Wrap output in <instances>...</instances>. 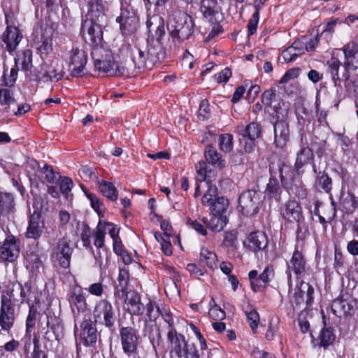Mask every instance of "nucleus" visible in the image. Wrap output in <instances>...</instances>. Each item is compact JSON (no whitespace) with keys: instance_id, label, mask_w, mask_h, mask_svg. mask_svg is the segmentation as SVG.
Masks as SVG:
<instances>
[{"instance_id":"e433bc0d","label":"nucleus","mask_w":358,"mask_h":358,"mask_svg":"<svg viewBox=\"0 0 358 358\" xmlns=\"http://www.w3.org/2000/svg\"><path fill=\"white\" fill-rule=\"evenodd\" d=\"M331 308L332 313L338 317L347 315L350 313V310L349 303L342 299H334Z\"/></svg>"},{"instance_id":"8fccbe9b","label":"nucleus","mask_w":358,"mask_h":358,"mask_svg":"<svg viewBox=\"0 0 358 358\" xmlns=\"http://www.w3.org/2000/svg\"><path fill=\"white\" fill-rule=\"evenodd\" d=\"M218 144L220 149L225 152H229L233 149V136L229 134H224L219 136Z\"/></svg>"},{"instance_id":"ea45409f","label":"nucleus","mask_w":358,"mask_h":358,"mask_svg":"<svg viewBox=\"0 0 358 358\" xmlns=\"http://www.w3.org/2000/svg\"><path fill=\"white\" fill-rule=\"evenodd\" d=\"M20 63L21 69L27 71L32 67V52L30 50H25L22 52L15 59V65Z\"/></svg>"},{"instance_id":"0eeeda50","label":"nucleus","mask_w":358,"mask_h":358,"mask_svg":"<svg viewBox=\"0 0 358 358\" xmlns=\"http://www.w3.org/2000/svg\"><path fill=\"white\" fill-rule=\"evenodd\" d=\"M261 194L255 190H248L243 192L238 199V206L243 213L251 216L259 211L261 203Z\"/></svg>"},{"instance_id":"1a4fd4ad","label":"nucleus","mask_w":358,"mask_h":358,"mask_svg":"<svg viewBox=\"0 0 358 358\" xmlns=\"http://www.w3.org/2000/svg\"><path fill=\"white\" fill-rule=\"evenodd\" d=\"M107 3L103 0H89L88 10L84 22H96L106 20Z\"/></svg>"},{"instance_id":"338daca9","label":"nucleus","mask_w":358,"mask_h":358,"mask_svg":"<svg viewBox=\"0 0 358 358\" xmlns=\"http://www.w3.org/2000/svg\"><path fill=\"white\" fill-rule=\"evenodd\" d=\"M36 309L33 305H29V311L26 321L27 332L31 331V329L35 325V321L36 318Z\"/></svg>"},{"instance_id":"2eb2a0df","label":"nucleus","mask_w":358,"mask_h":358,"mask_svg":"<svg viewBox=\"0 0 358 358\" xmlns=\"http://www.w3.org/2000/svg\"><path fill=\"white\" fill-rule=\"evenodd\" d=\"M34 80L42 82H57L61 80L64 75L62 71L58 72L55 67L43 63L34 71Z\"/></svg>"},{"instance_id":"6e6552de","label":"nucleus","mask_w":358,"mask_h":358,"mask_svg":"<svg viewBox=\"0 0 358 358\" xmlns=\"http://www.w3.org/2000/svg\"><path fill=\"white\" fill-rule=\"evenodd\" d=\"M344 54V74L343 79H350V71L358 69V44L350 42L345 44L343 48Z\"/></svg>"},{"instance_id":"b1692460","label":"nucleus","mask_w":358,"mask_h":358,"mask_svg":"<svg viewBox=\"0 0 358 358\" xmlns=\"http://www.w3.org/2000/svg\"><path fill=\"white\" fill-rule=\"evenodd\" d=\"M275 143L277 147L282 148L289 141V130L288 124L282 120H278L274 124Z\"/></svg>"},{"instance_id":"0e129e2a","label":"nucleus","mask_w":358,"mask_h":358,"mask_svg":"<svg viewBox=\"0 0 358 358\" xmlns=\"http://www.w3.org/2000/svg\"><path fill=\"white\" fill-rule=\"evenodd\" d=\"M172 20L175 22H192L193 20L191 15H188L185 10H175L172 14Z\"/></svg>"},{"instance_id":"bb28decb","label":"nucleus","mask_w":358,"mask_h":358,"mask_svg":"<svg viewBox=\"0 0 358 358\" xmlns=\"http://www.w3.org/2000/svg\"><path fill=\"white\" fill-rule=\"evenodd\" d=\"M314 154L310 148L308 146H302L296 153V160L294 163V169L298 174L300 170L308 164H314Z\"/></svg>"},{"instance_id":"de8ad7c7","label":"nucleus","mask_w":358,"mask_h":358,"mask_svg":"<svg viewBox=\"0 0 358 358\" xmlns=\"http://www.w3.org/2000/svg\"><path fill=\"white\" fill-rule=\"evenodd\" d=\"M261 133L259 125L256 122H251L241 131L243 137H248L250 140L255 141Z\"/></svg>"},{"instance_id":"7ed1b4c3","label":"nucleus","mask_w":358,"mask_h":358,"mask_svg":"<svg viewBox=\"0 0 358 358\" xmlns=\"http://www.w3.org/2000/svg\"><path fill=\"white\" fill-rule=\"evenodd\" d=\"M91 55L96 69L105 73L108 76H116V64L111 60V53L102 46H94Z\"/></svg>"},{"instance_id":"423d86ee","label":"nucleus","mask_w":358,"mask_h":358,"mask_svg":"<svg viewBox=\"0 0 358 358\" xmlns=\"http://www.w3.org/2000/svg\"><path fill=\"white\" fill-rule=\"evenodd\" d=\"M40 200H41V198L34 199L33 206L35 210L29 217V224L25 233L27 238L37 240L43 232L45 223L40 213L43 208Z\"/></svg>"},{"instance_id":"a211bd4d","label":"nucleus","mask_w":358,"mask_h":358,"mask_svg":"<svg viewBox=\"0 0 358 358\" xmlns=\"http://www.w3.org/2000/svg\"><path fill=\"white\" fill-rule=\"evenodd\" d=\"M280 211L283 218L289 222L299 223L303 219L301 206L294 200H289L286 202Z\"/></svg>"},{"instance_id":"aec40b11","label":"nucleus","mask_w":358,"mask_h":358,"mask_svg":"<svg viewBox=\"0 0 358 358\" xmlns=\"http://www.w3.org/2000/svg\"><path fill=\"white\" fill-rule=\"evenodd\" d=\"M201 10L209 22H221L223 20L222 14L219 11V8L215 0H203Z\"/></svg>"},{"instance_id":"79ce46f5","label":"nucleus","mask_w":358,"mask_h":358,"mask_svg":"<svg viewBox=\"0 0 358 358\" xmlns=\"http://www.w3.org/2000/svg\"><path fill=\"white\" fill-rule=\"evenodd\" d=\"M217 255L215 253L203 248L200 252V262L208 267L213 268L217 266Z\"/></svg>"},{"instance_id":"5701e85b","label":"nucleus","mask_w":358,"mask_h":358,"mask_svg":"<svg viewBox=\"0 0 358 358\" xmlns=\"http://www.w3.org/2000/svg\"><path fill=\"white\" fill-rule=\"evenodd\" d=\"M306 269V260L302 252L296 250L294 252L290 263L288 265L287 271L288 278H291V271H293L296 275H299L305 273Z\"/></svg>"},{"instance_id":"3c124183","label":"nucleus","mask_w":358,"mask_h":358,"mask_svg":"<svg viewBox=\"0 0 358 358\" xmlns=\"http://www.w3.org/2000/svg\"><path fill=\"white\" fill-rule=\"evenodd\" d=\"M272 115L275 116L278 119L283 118L287 116L288 113V106L283 101L275 102L271 108V113Z\"/></svg>"},{"instance_id":"774afa93","label":"nucleus","mask_w":358,"mask_h":358,"mask_svg":"<svg viewBox=\"0 0 358 358\" xmlns=\"http://www.w3.org/2000/svg\"><path fill=\"white\" fill-rule=\"evenodd\" d=\"M73 183L72 180L69 177H64L61 178L59 182V190L60 192L68 196L69 193L71 192Z\"/></svg>"},{"instance_id":"4468645a","label":"nucleus","mask_w":358,"mask_h":358,"mask_svg":"<svg viewBox=\"0 0 358 358\" xmlns=\"http://www.w3.org/2000/svg\"><path fill=\"white\" fill-rule=\"evenodd\" d=\"M20 243L13 235L8 236L1 247L0 258L3 261L13 262L19 256Z\"/></svg>"},{"instance_id":"72a5a7b5","label":"nucleus","mask_w":358,"mask_h":358,"mask_svg":"<svg viewBox=\"0 0 358 358\" xmlns=\"http://www.w3.org/2000/svg\"><path fill=\"white\" fill-rule=\"evenodd\" d=\"M18 289L20 291L21 303H26L30 305V302L36 299L31 282H26L24 285L19 284Z\"/></svg>"},{"instance_id":"bf43d9fd","label":"nucleus","mask_w":358,"mask_h":358,"mask_svg":"<svg viewBox=\"0 0 358 358\" xmlns=\"http://www.w3.org/2000/svg\"><path fill=\"white\" fill-rule=\"evenodd\" d=\"M248 322L251 327L254 334L256 333L258 324L259 322V315L257 310L251 309L249 311H245Z\"/></svg>"},{"instance_id":"c03bdc74","label":"nucleus","mask_w":358,"mask_h":358,"mask_svg":"<svg viewBox=\"0 0 358 358\" xmlns=\"http://www.w3.org/2000/svg\"><path fill=\"white\" fill-rule=\"evenodd\" d=\"M101 192L111 201L117 199V191L112 182L103 180L99 185Z\"/></svg>"},{"instance_id":"6ab92c4d","label":"nucleus","mask_w":358,"mask_h":358,"mask_svg":"<svg viewBox=\"0 0 358 358\" xmlns=\"http://www.w3.org/2000/svg\"><path fill=\"white\" fill-rule=\"evenodd\" d=\"M245 246L251 251L262 250L268 245L266 235L262 231H255L249 234L244 241Z\"/></svg>"},{"instance_id":"c9c22d12","label":"nucleus","mask_w":358,"mask_h":358,"mask_svg":"<svg viewBox=\"0 0 358 358\" xmlns=\"http://www.w3.org/2000/svg\"><path fill=\"white\" fill-rule=\"evenodd\" d=\"M136 69H137L134 62L131 59H126L125 61L116 64V76H132Z\"/></svg>"},{"instance_id":"473e14b6","label":"nucleus","mask_w":358,"mask_h":358,"mask_svg":"<svg viewBox=\"0 0 358 358\" xmlns=\"http://www.w3.org/2000/svg\"><path fill=\"white\" fill-rule=\"evenodd\" d=\"M313 171L317 174L315 185L320 187L325 192L330 193L332 188L331 178L324 171L317 173L315 164H313Z\"/></svg>"},{"instance_id":"13d9d810","label":"nucleus","mask_w":358,"mask_h":358,"mask_svg":"<svg viewBox=\"0 0 358 358\" xmlns=\"http://www.w3.org/2000/svg\"><path fill=\"white\" fill-rule=\"evenodd\" d=\"M248 277L250 281L251 288L255 292H261L264 289V285L259 283V275L257 271H250L248 273Z\"/></svg>"},{"instance_id":"c85d7f7f","label":"nucleus","mask_w":358,"mask_h":358,"mask_svg":"<svg viewBox=\"0 0 358 358\" xmlns=\"http://www.w3.org/2000/svg\"><path fill=\"white\" fill-rule=\"evenodd\" d=\"M129 280V271L125 268H120L117 277V283L115 285V295L123 299L130 292H128Z\"/></svg>"},{"instance_id":"603ef678","label":"nucleus","mask_w":358,"mask_h":358,"mask_svg":"<svg viewBox=\"0 0 358 358\" xmlns=\"http://www.w3.org/2000/svg\"><path fill=\"white\" fill-rule=\"evenodd\" d=\"M15 100L13 97V92L8 89H0V106H5L8 109L9 106L14 103Z\"/></svg>"},{"instance_id":"a19ab883","label":"nucleus","mask_w":358,"mask_h":358,"mask_svg":"<svg viewBox=\"0 0 358 358\" xmlns=\"http://www.w3.org/2000/svg\"><path fill=\"white\" fill-rule=\"evenodd\" d=\"M277 94L275 89H269L262 94V103L264 105V110L271 113L273 103L277 102Z\"/></svg>"},{"instance_id":"e2e57ef3","label":"nucleus","mask_w":358,"mask_h":358,"mask_svg":"<svg viewBox=\"0 0 358 358\" xmlns=\"http://www.w3.org/2000/svg\"><path fill=\"white\" fill-rule=\"evenodd\" d=\"M342 203L345 211L348 213L353 212L357 206L356 197L351 194H348L343 198Z\"/></svg>"},{"instance_id":"49530a36","label":"nucleus","mask_w":358,"mask_h":358,"mask_svg":"<svg viewBox=\"0 0 358 358\" xmlns=\"http://www.w3.org/2000/svg\"><path fill=\"white\" fill-rule=\"evenodd\" d=\"M105 228L102 226V222L99 221L95 230L92 235L94 237V245L97 248H102L104 246Z\"/></svg>"},{"instance_id":"4d7b16f0","label":"nucleus","mask_w":358,"mask_h":358,"mask_svg":"<svg viewBox=\"0 0 358 358\" xmlns=\"http://www.w3.org/2000/svg\"><path fill=\"white\" fill-rule=\"evenodd\" d=\"M197 173V180L199 181H206L207 184L210 183V175H208L207 165L205 162H199L196 165Z\"/></svg>"},{"instance_id":"9b49d317","label":"nucleus","mask_w":358,"mask_h":358,"mask_svg":"<svg viewBox=\"0 0 358 358\" xmlns=\"http://www.w3.org/2000/svg\"><path fill=\"white\" fill-rule=\"evenodd\" d=\"M68 301L73 313H85L88 309L85 294L81 287L74 285L71 287L68 296Z\"/></svg>"},{"instance_id":"680f3d73","label":"nucleus","mask_w":358,"mask_h":358,"mask_svg":"<svg viewBox=\"0 0 358 358\" xmlns=\"http://www.w3.org/2000/svg\"><path fill=\"white\" fill-rule=\"evenodd\" d=\"M320 339L322 345L327 346L333 343L335 339V336L333 334L331 329H323L320 334Z\"/></svg>"},{"instance_id":"393cba45","label":"nucleus","mask_w":358,"mask_h":358,"mask_svg":"<svg viewBox=\"0 0 358 358\" xmlns=\"http://www.w3.org/2000/svg\"><path fill=\"white\" fill-rule=\"evenodd\" d=\"M15 199L11 193L0 192V220L1 218L9 219L10 213L15 209Z\"/></svg>"},{"instance_id":"37998d69","label":"nucleus","mask_w":358,"mask_h":358,"mask_svg":"<svg viewBox=\"0 0 358 358\" xmlns=\"http://www.w3.org/2000/svg\"><path fill=\"white\" fill-rule=\"evenodd\" d=\"M237 240V232L228 231L224 232L222 245L227 249L228 252L234 253L236 250V242Z\"/></svg>"},{"instance_id":"f03ea898","label":"nucleus","mask_w":358,"mask_h":358,"mask_svg":"<svg viewBox=\"0 0 358 358\" xmlns=\"http://www.w3.org/2000/svg\"><path fill=\"white\" fill-rule=\"evenodd\" d=\"M120 338L123 352L127 358H141L138 350L141 338L137 329L130 326L122 327Z\"/></svg>"},{"instance_id":"5fc2aeb1","label":"nucleus","mask_w":358,"mask_h":358,"mask_svg":"<svg viewBox=\"0 0 358 358\" xmlns=\"http://www.w3.org/2000/svg\"><path fill=\"white\" fill-rule=\"evenodd\" d=\"M150 33L149 40H155V42L162 43V41L166 33L165 24H159L155 29H150Z\"/></svg>"},{"instance_id":"f257e3e1","label":"nucleus","mask_w":358,"mask_h":358,"mask_svg":"<svg viewBox=\"0 0 358 358\" xmlns=\"http://www.w3.org/2000/svg\"><path fill=\"white\" fill-rule=\"evenodd\" d=\"M125 308L131 315H143L145 312L146 317L150 320H155L159 312V308L150 301L148 300L145 303L142 302L140 294L136 292H131L125 296Z\"/></svg>"},{"instance_id":"09e8293b","label":"nucleus","mask_w":358,"mask_h":358,"mask_svg":"<svg viewBox=\"0 0 358 358\" xmlns=\"http://www.w3.org/2000/svg\"><path fill=\"white\" fill-rule=\"evenodd\" d=\"M17 71L18 68L16 65H15L13 68L10 69L8 73L7 71H4L2 77V85L6 87L13 86L17 78Z\"/></svg>"},{"instance_id":"c756f323","label":"nucleus","mask_w":358,"mask_h":358,"mask_svg":"<svg viewBox=\"0 0 358 358\" xmlns=\"http://www.w3.org/2000/svg\"><path fill=\"white\" fill-rule=\"evenodd\" d=\"M81 31L85 33V30L87 31L89 40L91 41L94 46L99 45L102 40V28L100 24H82Z\"/></svg>"},{"instance_id":"7c9ffc66","label":"nucleus","mask_w":358,"mask_h":358,"mask_svg":"<svg viewBox=\"0 0 358 358\" xmlns=\"http://www.w3.org/2000/svg\"><path fill=\"white\" fill-rule=\"evenodd\" d=\"M206 160L213 166L222 169L225 166L226 162L222 159V155L217 152L216 148L211 145H208L205 149Z\"/></svg>"},{"instance_id":"dca6fc26","label":"nucleus","mask_w":358,"mask_h":358,"mask_svg":"<svg viewBox=\"0 0 358 358\" xmlns=\"http://www.w3.org/2000/svg\"><path fill=\"white\" fill-rule=\"evenodd\" d=\"M87 62L86 52L78 48H73L70 52V62L74 66L71 75L73 77H81L84 75L83 71Z\"/></svg>"},{"instance_id":"69168bd1","label":"nucleus","mask_w":358,"mask_h":358,"mask_svg":"<svg viewBox=\"0 0 358 358\" xmlns=\"http://www.w3.org/2000/svg\"><path fill=\"white\" fill-rule=\"evenodd\" d=\"M85 194L87 197L90 201V204L92 208L99 214L100 215L101 213L102 210V206L103 203L100 201L99 199L96 196V195L87 192H85Z\"/></svg>"},{"instance_id":"20e7f679","label":"nucleus","mask_w":358,"mask_h":358,"mask_svg":"<svg viewBox=\"0 0 358 358\" xmlns=\"http://www.w3.org/2000/svg\"><path fill=\"white\" fill-rule=\"evenodd\" d=\"M13 290L8 291L1 296L0 327L3 331H9L15 320Z\"/></svg>"},{"instance_id":"cd10ccee","label":"nucleus","mask_w":358,"mask_h":358,"mask_svg":"<svg viewBox=\"0 0 358 358\" xmlns=\"http://www.w3.org/2000/svg\"><path fill=\"white\" fill-rule=\"evenodd\" d=\"M163 43L155 42V40L148 39L147 54L148 55L149 65H154L164 58Z\"/></svg>"},{"instance_id":"9d476101","label":"nucleus","mask_w":358,"mask_h":358,"mask_svg":"<svg viewBox=\"0 0 358 358\" xmlns=\"http://www.w3.org/2000/svg\"><path fill=\"white\" fill-rule=\"evenodd\" d=\"M73 248L70 246V240L66 237L59 239L57 248L52 254V258L55 259L63 268H67L70 265Z\"/></svg>"},{"instance_id":"2f4dec72","label":"nucleus","mask_w":358,"mask_h":358,"mask_svg":"<svg viewBox=\"0 0 358 358\" xmlns=\"http://www.w3.org/2000/svg\"><path fill=\"white\" fill-rule=\"evenodd\" d=\"M203 222L206 227L213 231H220L223 229L227 222V215H212L210 220L203 217Z\"/></svg>"},{"instance_id":"58836bf2","label":"nucleus","mask_w":358,"mask_h":358,"mask_svg":"<svg viewBox=\"0 0 358 358\" xmlns=\"http://www.w3.org/2000/svg\"><path fill=\"white\" fill-rule=\"evenodd\" d=\"M328 71H329L333 80L336 84L337 80L347 81L349 79H343L344 69L339 73V69L341 66L340 61L336 58H331L327 62Z\"/></svg>"},{"instance_id":"412c9836","label":"nucleus","mask_w":358,"mask_h":358,"mask_svg":"<svg viewBox=\"0 0 358 358\" xmlns=\"http://www.w3.org/2000/svg\"><path fill=\"white\" fill-rule=\"evenodd\" d=\"M80 339L85 346L94 344L97 338V331L95 324L91 320H84L80 325Z\"/></svg>"},{"instance_id":"ddd939ff","label":"nucleus","mask_w":358,"mask_h":358,"mask_svg":"<svg viewBox=\"0 0 358 358\" xmlns=\"http://www.w3.org/2000/svg\"><path fill=\"white\" fill-rule=\"evenodd\" d=\"M193 24H177L174 26V29L170 33L172 38V42L169 45L171 51H176L181 41L187 39L192 35L193 33Z\"/></svg>"},{"instance_id":"39448f33","label":"nucleus","mask_w":358,"mask_h":358,"mask_svg":"<svg viewBox=\"0 0 358 358\" xmlns=\"http://www.w3.org/2000/svg\"><path fill=\"white\" fill-rule=\"evenodd\" d=\"M93 316L96 322L109 329L114 327L116 320L115 309L107 299H101L96 303Z\"/></svg>"},{"instance_id":"f8f14e48","label":"nucleus","mask_w":358,"mask_h":358,"mask_svg":"<svg viewBox=\"0 0 358 358\" xmlns=\"http://www.w3.org/2000/svg\"><path fill=\"white\" fill-rule=\"evenodd\" d=\"M269 172L273 176H279L282 185L284 187H287L288 183L294 180L296 171L293 170L291 166L278 160L277 162H272L270 164Z\"/></svg>"},{"instance_id":"6e6d98bb","label":"nucleus","mask_w":358,"mask_h":358,"mask_svg":"<svg viewBox=\"0 0 358 358\" xmlns=\"http://www.w3.org/2000/svg\"><path fill=\"white\" fill-rule=\"evenodd\" d=\"M133 56L131 60L134 62L137 69H144L147 68V60H143L142 59V50L135 48L132 50Z\"/></svg>"},{"instance_id":"4c0bfd02","label":"nucleus","mask_w":358,"mask_h":358,"mask_svg":"<svg viewBox=\"0 0 358 358\" xmlns=\"http://www.w3.org/2000/svg\"><path fill=\"white\" fill-rule=\"evenodd\" d=\"M282 192L281 186L277 178V176L270 174L269 181L266 185V193L271 198L278 199Z\"/></svg>"},{"instance_id":"864d4df0","label":"nucleus","mask_w":358,"mask_h":358,"mask_svg":"<svg viewBox=\"0 0 358 358\" xmlns=\"http://www.w3.org/2000/svg\"><path fill=\"white\" fill-rule=\"evenodd\" d=\"M211 308L208 311L210 317L214 320H222L225 317V312L217 305L213 299L210 302Z\"/></svg>"},{"instance_id":"a18cd8bd","label":"nucleus","mask_w":358,"mask_h":358,"mask_svg":"<svg viewBox=\"0 0 358 358\" xmlns=\"http://www.w3.org/2000/svg\"><path fill=\"white\" fill-rule=\"evenodd\" d=\"M229 201L224 197L217 198L210 207L212 215H227Z\"/></svg>"},{"instance_id":"4be33fe9","label":"nucleus","mask_w":358,"mask_h":358,"mask_svg":"<svg viewBox=\"0 0 358 358\" xmlns=\"http://www.w3.org/2000/svg\"><path fill=\"white\" fill-rule=\"evenodd\" d=\"M167 339L171 343L172 348L178 357L184 356L185 350L190 345L185 341L184 336L178 334L176 329L169 331Z\"/></svg>"},{"instance_id":"f704fd0d","label":"nucleus","mask_w":358,"mask_h":358,"mask_svg":"<svg viewBox=\"0 0 358 358\" xmlns=\"http://www.w3.org/2000/svg\"><path fill=\"white\" fill-rule=\"evenodd\" d=\"M26 267L35 273L43 266V262L36 251H27L25 255Z\"/></svg>"},{"instance_id":"f3484780","label":"nucleus","mask_w":358,"mask_h":358,"mask_svg":"<svg viewBox=\"0 0 358 358\" xmlns=\"http://www.w3.org/2000/svg\"><path fill=\"white\" fill-rule=\"evenodd\" d=\"M2 41L6 44L8 52L14 51L22 38L20 30L15 25H8L2 34Z\"/></svg>"},{"instance_id":"a878e982","label":"nucleus","mask_w":358,"mask_h":358,"mask_svg":"<svg viewBox=\"0 0 358 358\" xmlns=\"http://www.w3.org/2000/svg\"><path fill=\"white\" fill-rule=\"evenodd\" d=\"M155 321V320H150L146 317L144 320L143 332L145 336H148L149 337V339L152 344L153 349L157 352L156 345H159L162 336L160 330Z\"/></svg>"},{"instance_id":"052dcab7","label":"nucleus","mask_w":358,"mask_h":358,"mask_svg":"<svg viewBox=\"0 0 358 358\" xmlns=\"http://www.w3.org/2000/svg\"><path fill=\"white\" fill-rule=\"evenodd\" d=\"M274 276V269L272 266H266L263 272L259 275V283L264 285V289L268 285L270 280Z\"/></svg>"}]
</instances>
